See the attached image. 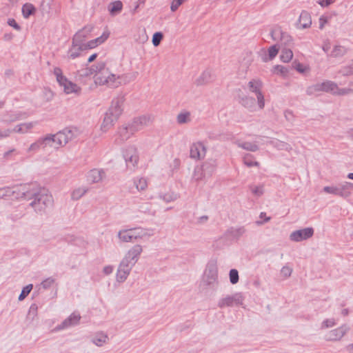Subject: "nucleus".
Listing matches in <instances>:
<instances>
[{
    "mask_svg": "<svg viewBox=\"0 0 353 353\" xmlns=\"http://www.w3.org/2000/svg\"><path fill=\"white\" fill-rule=\"evenodd\" d=\"M36 123L29 122V123H23L19 125H16L12 130V132H17L21 134H25L29 132L34 125Z\"/></svg>",
    "mask_w": 353,
    "mask_h": 353,
    "instance_id": "473e14b6",
    "label": "nucleus"
},
{
    "mask_svg": "<svg viewBox=\"0 0 353 353\" xmlns=\"http://www.w3.org/2000/svg\"><path fill=\"white\" fill-rule=\"evenodd\" d=\"M27 201H30L29 205L37 214H43L46 209L53 205V197L49 191L36 183L32 187Z\"/></svg>",
    "mask_w": 353,
    "mask_h": 353,
    "instance_id": "f257e3e1",
    "label": "nucleus"
},
{
    "mask_svg": "<svg viewBox=\"0 0 353 353\" xmlns=\"http://www.w3.org/2000/svg\"><path fill=\"white\" fill-rule=\"evenodd\" d=\"M109 32H103L101 36L85 43L83 45L84 49L86 50L88 49L94 48L95 47L104 43L109 37Z\"/></svg>",
    "mask_w": 353,
    "mask_h": 353,
    "instance_id": "a878e982",
    "label": "nucleus"
},
{
    "mask_svg": "<svg viewBox=\"0 0 353 353\" xmlns=\"http://www.w3.org/2000/svg\"><path fill=\"white\" fill-rule=\"evenodd\" d=\"M109 32H103L101 36L85 43L83 45L84 49L86 50L88 49L94 48L95 47L104 43L109 37Z\"/></svg>",
    "mask_w": 353,
    "mask_h": 353,
    "instance_id": "bb28decb",
    "label": "nucleus"
},
{
    "mask_svg": "<svg viewBox=\"0 0 353 353\" xmlns=\"http://www.w3.org/2000/svg\"><path fill=\"white\" fill-rule=\"evenodd\" d=\"M123 9V3L121 1H115L111 2L108 6V10L111 16H116L119 14Z\"/></svg>",
    "mask_w": 353,
    "mask_h": 353,
    "instance_id": "72a5a7b5",
    "label": "nucleus"
},
{
    "mask_svg": "<svg viewBox=\"0 0 353 353\" xmlns=\"http://www.w3.org/2000/svg\"><path fill=\"white\" fill-rule=\"evenodd\" d=\"M63 90L66 94L76 93L80 90L79 87L72 81H69L64 86H63Z\"/></svg>",
    "mask_w": 353,
    "mask_h": 353,
    "instance_id": "49530a36",
    "label": "nucleus"
},
{
    "mask_svg": "<svg viewBox=\"0 0 353 353\" xmlns=\"http://www.w3.org/2000/svg\"><path fill=\"white\" fill-rule=\"evenodd\" d=\"M349 330L350 327L346 324H343L339 327L330 331L326 335V339L331 341H339Z\"/></svg>",
    "mask_w": 353,
    "mask_h": 353,
    "instance_id": "dca6fc26",
    "label": "nucleus"
},
{
    "mask_svg": "<svg viewBox=\"0 0 353 353\" xmlns=\"http://www.w3.org/2000/svg\"><path fill=\"white\" fill-rule=\"evenodd\" d=\"M213 81V75L210 70H204L194 81L196 86L205 85Z\"/></svg>",
    "mask_w": 353,
    "mask_h": 353,
    "instance_id": "412c9836",
    "label": "nucleus"
},
{
    "mask_svg": "<svg viewBox=\"0 0 353 353\" xmlns=\"http://www.w3.org/2000/svg\"><path fill=\"white\" fill-rule=\"evenodd\" d=\"M88 188L85 186L79 187L75 188L71 193V198L72 200L77 201L83 196L88 191Z\"/></svg>",
    "mask_w": 353,
    "mask_h": 353,
    "instance_id": "a19ab883",
    "label": "nucleus"
},
{
    "mask_svg": "<svg viewBox=\"0 0 353 353\" xmlns=\"http://www.w3.org/2000/svg\"><path fill=\"white\" fill-rule=\"evenodd\" d=\"M243 163L248 167L259 166V163L254 161V157L250 154H246L243 157Z\"/></svg>",
    "mask_w": 353,
    "mask_h": 353,
    "instance_id": "09e8293b",
    "label": "nucleus"
},
{
    "mask_svg": "<svg viewBox=\"0 0 353 353\" xmlns=\"http://www.w3.org/2000/svg\"><path fill=\"white\" fill-rule=\"evenodd\" d=\"M200 166L208 179L212 176L216 169V161L210 159L204 161Z\"/></svg>",
    "mask_w": 353,
    "mask_h": 353,
    "instance_id": "4be33fe9",
    "label": "nucleus"
},
{
    "mask_svg": "<svg viewBox=\"0 0 353 353\" xmlns=\"http://www.w3.org/2000/svg\"><path fill=\"white\" fill-rule=\"evenodd\" d=\"M191 121V113L188 111H182L176 116V122L179 125L188 123Z\"/></svg>",
    "mask_w": 353,
    "mask_h": 353,
    "instance_id": "ea45409f",
    "label": "nucleus"
},
{
    "mask_svg": "<svg viewBox=\"0 0 353 353\" xmlns=\"http://www.w3.org/2000/svg\"><path fill=\"white\" fill-rule=\"evenodd\" d=\"M123 157L128 168L134 170L137 167L139 157L136 148L128 147L123 152Z\"/></svg>",
    "mask_w": 353,
    "mask_h": 353,
    "instance_id": "1a4fd4ad",
    "label": "nucleus"
},
{
    "mask_svg": "<svg viewBox=\"0 0 353 353\" xmlns=\"http://www.w3.org/2000/svg\"><path fill=\"white\" fill-rule=\"evenodd\" d=\"M336 322L334 319H328L323 321L322 323V328H329L334 326Z\"/></svg>",
    "mask_w": 353,
    "mask_h": 353,
    "instance_id": "e2e57ef3",
    "label": "nucleus"
},
{
    "mask_svg": "<svg viewBox=\"0 0 353 353\" xmlns=\"http://www.w3.org/2000/svg\"><path fill=\"white\" fill-rule=\"evenodd\" d=\"M185 1V0H172L170 6L171 10L175 12Z\"/></svg>",
    "mask_w": 353,
    "mask_h": 353,
    "instance_id": "0e129e2a",
    "label": "nucleus"
},
{
    "mask_svg": "<svg viewBox=\"0 0 353 353\" xmlns=\"http://www.w3.org/2000/svg\"><path fill=\"white\" fill-rule=\"evenodd\" d=\"M132 230V235L135 241L145 237H150L153 235L154 230L151 228H130Z\"/></svg>",
    "mask_w": 353,
    "mask_h": 353,
    "instance_id": "5701e85b",
    "label": "nucleus"
},
{
    "mask_svg": "<svg viewBox=\"0 0 353 353\" xmlns=\"http://www.w3.org/2000/svg\"><path fill=\"white\" fill-rule=\"evenodd\" d=\"M270 143L279 150H286L288 152H290L292 150V146L289 143L279 140L271 141Z\"/></svg>",
    "mask_w": 353,
    "mask_h": 353,
    "instance_id": "c03bdc74",
    "label": "nucleus"
},
{
    "mask_svg": "<svg viewBox=\"0 0 353 353\" xmlns=\"http://www.w3.org/2000/svg\"><path fill=\"white\" fill-rule=\"evenodd\" d=\"M323 191L327 194L337 196L343 199H347L350 196V193L347 187V181L340 183L336 185L325 186Z\"/></svg>",
    "mask_w": 353,
    "mask_h": 353,
    "instance_id": "39448f33",
    "label": "nucleus"
},
{
    "mask_svg": "<svg viewBox=\"0 0 353 353\" xmlns=\"http://www.w3.org/2000/svg\"><path fill=\"white\" fill-rule=\"evenodd\" d=\"M293 57V52L290 49L283 48L280 56L283 62L288 63Z\"/></svg>",
    "mask_w": 353,
    "mask_h": 353,
    "instance_id": "de8ad7c7",
    "label": "nucleus"
},
{
    "mask_svg": "<svg viewBox=\"0 0 353 353\" xmlns=\"http://www.w3.org/2000/svg\"><path fill=\"white\" fill-rule=\"evenodd\" d=\"M54 283V279L50 277V278H48L46 279H45L44 281H42L41 283V286L44 288V289H48L50 287H51V285Z\"/></svg>",
    "mask_w": 353,
    "mask_h": 353,
    "instance_id": "69168bd1",
    "label": "nucleus"
},
{
    "mask_svg": "<svg viewBox=\"0 0 353 353\" xmlns=\"http://www.w3.org/2000/svg\"><path fill=\"white\" fill-rule=\"evenodd\" d=\"M314 234L312 228H306L292 232L290 235V239L294 242H300L308 239Z\"/></svg>",
    "mask_w": 353,
    "mask_h": 353,
    "instance_id": "2eb2a0df",
    "label": "nucleus"
},
{
    "mask_svg": "<svg viewBox=\"0 0 353 353\" xmlns=\"http://www.w3.org/2000/svg\"><path fill=\"white\" fill-rule=\"evenodd\" d=\"M92 29V26H85L79 31H78L72 38L74 43L84 45L85 43V41L88 37Z\"/></svg>",
    "mask_w": 353,
    "mask_h": 353,
    "instance_id": "f3484780",
    "label": "nucleus"
},
{
    "mask_svg": "<svg viewBox=\"0 0 353 353\" xmlns=\"http://www.w3.org/2000/svg\"><path fill=\"white\" fill-rule=\"evenodd\" d=\"M203 282L205 285L214 288L218 285V269L214 264H210L207 266L203 277Z\"/></svg>",
    "mask_w": 353,
    "mask_h": 353,
    "instance_id": "423d86ee",
    "label": "nucleus"
},
{
    "mask_svg": "<svg viewBox=\"0 0 353 353\" xmlns=\"http://www.w3.org/2000/svg\"><path fill=\"white\" fill-rule=\"evenodd\" d=\"M312 24V19L310 13L307 11H302L296 24L299 29H305L310 27Z\"/></svg>",
    "mask_w": 353,
    "mask_h": 353,
    "instance_id": "393cba45",
    "label": "nucleus"
},
{
    "mask_svg": "<svg viewBox=\"0 0 353 353\" xmlns=\"http://www.w3.org/2000/svg\"><path fill=\"white\" fill-rule=\"evenodd\" d=\"M342 72L345 76L353 75V61L349 65L343 68Z\"/></svg>",
    "mask_w": 353,
    "mask_h": 353,
    "instance_id": "13d9d810",
    "label": "nucleus"
},
{
    "mask_svg": "<svg viewBox=\"0 0 353 353\" xmlns=\"http://www.w3.org/2000/svg\"><path fill=\"white\" fill-rule=\"evenodd\" d=\"M272 39L281 45L290 46L292 41V37L282 30L281 27L276 26L270 32Z\"/></svg>",
    "mask_w": 353,
    "mask_h": 353,
    "instance_id": "9b49d317",
    "label": "nucleus"
},
{
    "mask_svg": "<svg viewBox=\"0 0 353 353\" xmlns=\"http://www.w3.org/2000/svg\"><path fill=\"white\" fill-rule=\"evenodd\" d=\"M319 92H325L334 95L343 96L352 93L353 90L347 88H340L335 82L329 80L310 85L306 90V93L308 95H312Z\"/></svg>",
    "mask_w": 353,
    "mask_h": 353,
    "instance_id": "7ed1b4c3",
    "label": "nucleus"
},
{
    "mask_svg": "<svg viewBox=\"0 0 353 353\" xmlns=\"http://www.w3.org/2000/svg\"><path fill=\"white\" fill-rule=\"evenodd\" d=\"M49 141L50 140L48 138V136L40 138L30 145L27 152L32 154L38 152L41 148L44 149L46 147L50 146Z\"/></svg>",
    "mask_w": 353,
    "mask_h": 353,
    "instance_id": "a211bd4d",
    "label": "nucleus"
},
{
    "mask_svg": "<svg viewBox=\"0 0 353 353\" xmlns=\"http://www.w3.org/2000/svg\"><path fill=\"white\" fill-rule=\"evenodd\" d=\"M86 177L90 183H99L105 177V172L103 170L92 169L88 172Z\"/></svg>",
    "mask_w": 353,
    "mask_h": 353,
    "instance_id": "aec40b11",
    "label": "nucleus"
},
{
    "mask_svg": "<svg viewBox=\"0 0 353 353\" xmlns=\"http://www.w3.org/2000/svg\"><path fill=\"white\" fill-rule=\"evenodd\" d=\"M83 50H85L84 49L83 45H80L79 43H74V41L72 42V46L69 49L68 52V57L70 59H74L80 56L81 52Z\"/></svg>",
    "mask_w": 353,
    "mask_h": 353,
    "instance_id": "c756f323",
    "label": "nucleus"
},
{
    "mask_svg": "<svg viewBox=\"0 0 353 353\" xmlns=\"http://www.w3.org/2000/svg\"><path fill=\"white\" fill-rule=\"evenodd\" d=\"M108 336L103 332H97L92 337V342L98 347H101L108 342Z\"/></svg>",
    "mask_w": 353,
    "mask_h": 353,
    "instance_id": "f704fd0d",
    "label": "nucleus"
},
{
    "mask_svg": "<svg viewBox=\"0 0 353 353\" xmlns=\"http://www.w3.org/2000/svg\"><path fill=\"white\" fill-rule=\"evenodd\" d=\"M132 230L130 229H123L119 231L117 234V236L119 239L124 243L134 242L135 241L134 239V235H132Z\"/></svg>",
    "mask_w": 353,
    "mask_h": 353,
    "instance_id": "c85d7f7f",
    "label": "nucleus"
},
{
    "mask_svg": "<svg viewBox=\"0 0 353 353\" xmlns=\"http://www.w3.org/2000/svg\"><path fill=\"white\" fill-rule=\"evenodd\" d=\"M230 281L232 284H236L239 281V272L236 269H232L230 271Z\"/></svg>",
    "mask_w": 353,
    "mask_h": 353,
    "instance_id": "5fc2aeb1",
    "label": "nucleus"
},
{
    "mask_svg": "<svg viewBox=\"0 0 353 353\" xmlns=\"http://www.w3.org/2000/svg\"><path fill=\"white\" fill-rule=\"evenodd\" d=\"M32 184H20L10 187V199H23L27 201L30 193Z\"/></svg>",
    "mask_w": 353,
    "mask_h": 353,
    "instance_id": "6e6552de",
    "label": "nucleus"
},
{
    "mask_svg": "<svg viewBox=\"0 0 353 353\" xmlns=\"http://www.w3.org/2000/svg\"><path fill=\"white\" fill-rule=\"evenodd\" d=\"M96 65H92L90 68H86L78 71L79 77H88L92 74H95Z\"/></svg>",
    "mask_w": 353,
    "mask_h": 353,
    "instance_id": "8fccbe9b",
    "label": "nucleus"
},
{
    "mask_svg": "<svg viewBox=\"0 0 353 353\" xmlns=\"http://www.w3.org/2000/svg\"><path fill=\"white\" fill-rule=\"evenodd\" d=\"M125 101V97L123 94H119L112 101L111 105L107 111L110 114L119 117L123 112V105Z\"/></svg>",
    "mask_w": 353,
    "mask_h": 353,
    "instance_id": "ddd939ff",
    "label": "nucleus"
},
{
    "mask_svg": "<svg viewBox=\"0 0 353 353\" xmlns=\"http://www.w3.org/2000/svg\"><path fill=\"white\" fill-rule=\"evenodd\" d=\"M119 77L110 72L104 62H99L96 65L94 83L99 85H107L110 88H117L120 85L118 81Z\"/></svg>",
    "mask_w": 353,
    "mask_h": 353,
    "instance_id": "f03ea898",
    "label": "nucleus"
},
{
    "mask_svg": "<svg viewBox=\"0 0 353 353\" xmlns=\"http://www.w3.org/2000/svg\"><path fill=\"white\" fill-rule=\"evenodd\" d=\"M159 198L166 203L174 201L178 199V195L173 192H168L165 193H161Z\"/></svg>",
    "mask_w": 353,
    "mask_h": 353,
    "instance_id": "a18cd8bd",
    "label": "nucleus"
},
{
    "mask_svg": "<svg viewBox=\"0 0 353 353\" xmlns=\"http://www.w3.org/2000/svg\"><path fill=\"white\" fill-rule=\"evenodd\" d=\"M206 152L207 149L203 143L197 141L193 143L190 146V157L192 159L200 160L205 157Z\"/></svg>",
    "mask_w": 353,
    "mask_h": 353,
    "instance_id": "4468645a",
    "label": "nucleus"
},
{
    "mask_svg": "<svg viewBox=\"0 0 353 353\" xmlns=\"http://www.w3.org/2000/svg\"><path fill=\"white\" fill-rule=\"evenodd\" d=\"M262 87V81L259 79H252L248 82L249 90L256 94L258 106L260 110H263L265 107L264 96L261 92Z\"/></svg>",
    "mask_w": 353,
    "mask_h": 353,
    "instance_id": "0eeeda50",
    "label": "nucleus"
},
{
    "mask_svg": "<svg viewBox=\"0 0 353 353\" xmlns=\"http://www.w3.org/2000/svg\"><path fill=\"white\" fill-rule=\"evenodd\" d=\"M76 130L71 128H65L55 134L47 135L49 141L50 147L58 148L59 147L66 145L70 141L75 137Z\"/></svg>",
    "mask_w": 353,
    "mask_h": 353,
    "instance_id": "20e7f679",
    "label": "nucleus"
},
{
    "mask_svg": "<svg viewBox=\"0 0 353 353\" xmlns=\"http://www.w3.org/2000/svg\"><path fill=\"white\" fill-rule=\"evenodd\" d=\"M32 284H29L22 289L21 294L19 296V301H23L32 290Z\"/></svg>",
    "mask_w": 353,
    "mask_h": 353,
    "instance_id": "864d4df0",
    "label": "nucleus"
},
{
    "mask_svg": "<svg viewBox=\"0 0 353 353\" xmlns=\"http://www.w3.org/2000/svg\"><path fill=\"white\" fill-rule=\"evenodd\" d=\"M250 190L251 192L256 196L259 197L263 195L264 192L263 186V185H250Z\"/></svg>",
    "mask_w": 353,
    "mask_h": 353,
    "instance_id": "603ef678",
    "label": "nucleus"
},
{
    "mask_svg": "<svg viewBox=\"0 0 353 353\" xmlns=\"http://www.w3.org/2000/svg\"><path fill=\"white\" fill-rule=\"evenodd\" d=\"M279 48L277 47V45H274L269 48L268 49V55L270 59H274L278 54Z\"/></svg>",
    "mask_w": 353,
    "mask_h": 353,
    "instance_id": "052dcab7",
    "label": "nucleus"
},
{
    "mask_svg": "<svg viewBox=\"0 0 353 353\" xmlns=\"http://www.w3.org/2000/svg\"><path fill=\"white\" fill-rule=\"evenodd\" d=\"M54 74L56 77L57 81L59 83V84L63 87L64 86V84L65 85L68 83L70 81L63 74L62 70L59 68L56 67L54 68L53 71Z\"/></svg>",
    "mask_w": 353,
    "mask_h": 353,
    "instance_id": "58836bf2",
    "label": "nucleus"
},
{
    "mask_svg": "<svg viewBox=\"0 0 353 353\" xmlns=\"http://www.w3.org/2000/svg\"><path fill=\"white\" fill-rule=\"evenodd\" d=\"M163 35L161 32H155L152 37L153 45L155 47L158 46L160 44L161 40L163 39Z\"/></svg>",
    "mask_w": 353,
    "mask_h": 353,
    "instance_id": "6e6d98bb",
    "label": "nucleus"
},
{
    "mask_svg": "<svg viewBox=\"0 0 353 353\" xmlns=\"http://www.w3.org/2000/svg\"><path fill=\"white\" fill-rule=\"evenodd\" d=\"M37 310H38L37 305L36 303H32L30 307L28 314L32 315L33 316H37Z\"/></svg>",
    "mask_w": 353,
    "mask_h": 353,
    "instance_id": "774afa93",
    "label": "nucleus"
},
{
    "mask_svg": "<svg viewBox=\"0 0 353 353\" xmlns=\"http://www.w3.org/2000/svg\"><path fill=\"white\" fill-rule=\"evenodd\" d=\"M118 119L119 117L110 114L108 112H106L101 126V130L104 132H107L114 125V123L118 120Z\"/></svg>",
    "mask_w": 353,
    "mask_h": 353,
    "instance_id": "cd10ccee",
    "label": "nucleus"
},
{
    "mask_svg": "<svg viewBox=\"0 0 353 353\" xmlns=\"http://www.w3.org/2000/svg\"><path fill=\"white\" fill-rule=\"evenodd\" d=\"M80 319V314L77 312H73L59 325L58 328L63 330L76 325L79 323Z\"/></svg>",
    "mask_w": 353,
    "mask_h": 353,
    "instance_id": "6ab92c4d",
    "label": "nucleus"
},
{
    "mask_svg": "<svg viewBox=\"0 0 353 353\" xmlns=\"http://www.w3.org/2000/svg\"><path fill=\"white\" fill-rule=\"evenodd\" d=\"M153 118L151 115H142L134 118L130 123L132 132H137L152 123Z\"/></svg>",
    "mask_w": 353,
    "mask_h": 353,
    "instance_id": "f8f14e48",
    "label": "nucleus"
},
{
    "mask_svg": "<svg viewBox=\"0 0 353 353\" xmlns=\"http://www.w3.org/2000/svg\"><path fill=\"white\" fill-rule=\"evenodd\" d=\"M10 197V186L0 188V199H8Z\"/></svg>",
    "mask_w": 353,
    "mask_h": 353,
    "instance_id": "3c124183",
    "label": "nucleus"
},
{
    "mask_svg": "<svg viewBox=\"0 0 353 353\" xmlns=\"http://www.w3.org/2000/svg\"><path fill=\"white\" fill-rule=\"evenodd\" d=\"M120 265H123L125 268H129L132 269V268L134 267L135 263H134V261H132L130 259L127 258L126 256H124V257L123 258V259L121 260V261L120 263Z\"/></svg>",
    "mask_w": 353,
    "mask_h": 353,
    "instance_id": "4d7b16f0",
    "label": "nucleus"
},
{
    "mask_svg": "<svg viewBox=\"0 0 353 353\" xmlns=\"http://www.w3.org/2000/svg\"><path fill=\"white\" fill-rule=\"evenodd\" d=\"M208 177L201 166H196L192 174V179L195 181H201L207 179Z\"/></svg>",
    "mask_w": 353,
    "mask_h": 353,
    "instance_id": "37998d69",
    "label": "nucleus"
},
{
    "mask_svg": "<svg viewBox=\"0 0 353 353\" xmlns=\"http://www.w3.org/2000/svg\"><path fill=\"white\" fill-rule=\"evenodd\" d=\"M133 183L137 190L139 192L145 190L148 185V179L143 176L134 178Z\"/></svg>",
    "mask_w": 353,
    "mask_h": 353,
    "instance_id": "c9c22d12",
    "label": "nucleus"
},
{
    "mask_svg": "<svg viewBox=\"0 0 353 353\" xmlns=\"http://www.w3.org/2000/svg\"><path fill=\"white\" fill-rule=\"evenodd\" d=\"M143 252V247L139 244L133 245L125 254L136 264Z\"/></svg>",
    "mask_w": 353,
    "mask_h": 353,
    "instance_id": "b1692460",
    "label": "nucleus"
},
{
    "mask_svg": "<svg viewBox=\"0 0 353 353\" xmlns=\"http://www.w3.org/2000/svg\"><path fill=\"white\" fill-rule=\"evenodd\" d=\"M22 14L25 19H28L30 15H32L36 12L35 7L30 3H26L22 6Z\"/></svg>",
    "mask_w": 353,
    "mask_h": 353,
    "instance_id": "79ce46f5",
    "label": "nucleus"
},
{
    "mask_svg": "<svg viewBox=\"0 0 353 353\" xmlns=\"http://www.w3.org/2000/svg\"><path fill=\"white\" fill-rule=\"evenodd\" d=\"M274 73H276V74H283V75H286L287 73L288 72V69L283 66V65H276L274 66Z\"/></svg>",
    "mask_w": 353,
    "mask_h": 353,
    "instance_id": "680f3d73",
    "label": "nucleus"
},
{
    "mask_svg": "<svg viewBox=\"0 0 353 353\" xmlns=\"http://www.w3.org/2000/svg\"><path fill=\"white\" fill-rule=\"evenodd\" d=\"M239 103L241 104V105L251 112L255 110V99L252 97H242L240 98Z\"/></svg>",
    "mask_w": 353,
    "mask_h": 353,
    "instance_id": "2f4dec72",
    "label": "nucleus"
},
{
    "mask_svg": "<svg viewBox=\"0 0 353 353\" xmlns=\"http://www.w3.org/2000/svg\"><path fill=\"white\" fill-rule=\"evenodd\" d=\"M131 270V268H125L119 264L116 275L117 281L119 283L124 282L129 276Z\"/></svg>",
    "mask_w": 353,
    "mask_h": 353,
    "instance_id": "7c9ffc66",
    "label": "nucleus"
},
{
    "mask_svg": "<svg viewBox=\"0 0 353 353\" xmlns=\"http://www.w3.org/2000/svg\"><path fill=\"white\" fill-rule=\"evenodd\" d=\"M245 231L246 230L244 227H240L238 228L232 229L231 233L234 237L239 238L242 236L245 232Z\"/></svg>",
    "mask_w": 353,
    "mask_h": 353,
    "instance_id": "bf43d9fd",
    "label": "nucleus"
},
{
    "mask_svg": "<svg viewBox=\"0 0 353 353\" xmlns=\"http://www.w3.org/2000/svg\"><path fill=\"white\" fill-rule=\"evenodd\" d=\"M244 298L241 293H235L231 296H227L219 301L218 306L220 308L225 307L238 306L243 304Z\"/></svg>",
    "mask_w": 353,
    "mask_h": 353,
    "instance_id": "9d476101",
    "label": "nucleus"
},
{
    "mask_svg": "<svg viewBox=\"0 0 353 353\" xmlns=\"http://www.w3.org/2000/svg\"><path fill=\"white\" fill-rule=\"evenodd\" d=\"M281 272L285 277H289L292 272V270L288 266H284L282 268Z\"/></svg>",
    "mask_w": 353,
    "mask_h": 353,
    "instance_id": "338daca9",
    "label": "nucleus"
},
{
    "mask_svg": "<svg viewBox=\"0 0 353 353\" xmlns=\"http://www.w3.org/2000/svg\"><path fill=\"white\" fill-rule=\"evenodd\" d=\"M121 142L128 140L135 132H131L130 124L121 128L118 132Z\"/></svg>",
    "mask_w": 353,
    "mask_h": 353,
    "instance_id": "e433bc0d",
    "label": "nucleus"
},
{
    "mask_svg": "<svg viewBox=\"0 0 353 353\" xmlns=\"http://www.w3.org/2000/svg\"><path fill=\"white\" fill-rule=\"evenodd\" d=\"M235 144L238 147L250 152H256L259 150V146L255 143L236 141Z\"/></svg>",
    "mask_w": 353,
    "mask_h": 353,
    "instance_id": "4c0bfd02",
    "label": "nucleus"
}]
</instances>
